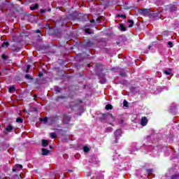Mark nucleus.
Masks as SVG:
<instances>
[{
  "mask_svg": "<svg viewBox=\"0 0 179 179\" xmlns=\"http://www.w3.org/2000/svg\"><path fill=\"white\" fill-rule=\"evenodd\" d=\"M138 12L141 16H145V17H152V13H150V8L138 9Z\"/></svg>",
  "mask_w": 179,
  "mask_h": 179,
  "instance_id": "obj_1",
  "label": "nucleus"
},
{
  "mask_svg": "<svg viewBox=\"0 0 179 179\" xmlns=\"http://www.w3.org/2000/svg\"><path fill=\"white\" fill-rule=\"evenodd\" d=\"M79 104H82V100L76 99L74 101H72L69 102V108L71 109V111H73V108L75 107H78V106H79Z\"/></svg>",
  "mask_w": 179,
  "mask_h": 179,
  "instance_id": "obj_2",
  "label": "nucleus"
},
{
  "mask_svg": "<svg viewBox=\"0 0 179 179\" xmlns=\"http://www.w3.org/2000/svg\"><path fill=\"white\" fill-rule=\"evenodd\" d=\"M114 140L112 141V143H118V138H121V129H117L114 132Z\"/></svg>",
  "mask_w": 179,
  "mask_h": 179,
  "instance_id": "obj_3",
  "label": "nucleus"
},
{
  "mask_svg": "<svg viewBox=\"0 0 179 179\" xmlns=\"http://www.w3.org/2000/svg\"><path fill=\"white\" fill-rule=\"evenodd\" d=\"M84 45L85 47H93V45H94V41L87 38L84 40Z\"/></svg>",
  "mask_w": 179,
  "mask_h": 179,
  "instance_id": "obj_4",
  "label": "nucleus"
},
{
  "mask_svg": "<svg viewBox=\"0 0 179 179\" xmlns=\"http://www.w3.org/2000/svg\"><path fill=\"white\" fill-rule=\"evenodd\" d=\"M148 122H149L148 117L145 116L141 117V125H142V127H146L148 125Z\"/></svg>",
  "mask_w": 179,
  "mask_h": 179,
  "instance_id": "obj_5",
  "label": "nucleus"
},
{
  "mask_svg": "<svg viewBox=\"0 0 179 179\" xmlns=\"http://www.w3.org/2000/svg\"><path fill=\"white\" fill-rule=\"evenodd\" d=\"M151 17H153L155 20H159L162 17V14L160 13H151Z\"/></svg>",
  "mask_w": 179,
  "mask_h": 179,
  "instance_id": "obj_6",
  "label": "nucleus"
},
{
  "mask_svg": "<svg viewBox=\"0 0 179 179\" xmlns=\"http://www.w3.org/2000/svg\"><path fill=\"white\" fill-rule=\"evenodd\" d=\"M71 122V116L64 115L62 120L63 124H69Z\"/></svg>",
  "mask_w": 179,
  "mask_h": 179,
  "instance_id": "obj_7",
  "label": "nucleus"
},
{
  "mask_svg": "<svg viewBox=\"0 0 179 179\" xmlns=\"http://www.w3.org/2000/svg\"><path fill=\"white\" fill-rule=\"evenodd\" d=\"M95 66L96 72H103L104 71V68H103V64H96Z\"/></svg>",
  "mask_w": 179,
  "mask_h": 179,
  "instance_id": "obj_8",
  "label": "nucleus"
},
{
  "mask_svg": "<svg viewBox=\"0 0 179 179\" xmlns=\"http://www.w3.org/2000/svg\"><path fill=\"white\" fill-rule=\"evenodd\" d=\"M61 120V116L59 115H54L51 118V122H57V121H59Z\"/></svg>",
  "mask_w": 179,
  "mask_h": 179,
  "instance_id": "obj_9",
  "label": "nucleus"
},
{
  "mask_svg": "<svg viewBox=\"0 0 179 179\" xmlns=\"http://www.w3.org/2000/svg\"><path fill=\"white\" fill-rule=\"evenodd\" d=\"M50 150H47L46 148H42L41 149V155L42 156H48V154L50 153Z\"/></svg>",
  "mask_w": 179,
  "mask_h": 179,
  "instance_id": "obj_10",
  "label": "nucleus"
},
{
  "mask_svg": "<svg viewBox=\"0 0 179 179\" xmlns=\"http://www.w3.org/2000/svg\"><path fill=\"white\" fill-rule=\"evenodd\" d=\"M66 99H68V96L60 95L55 98V101H59V100H65Z\"/></svg>",
  "mask_w": 179,
  "mask_h": 179,
  "instance_id": "obj_11",
  "label": "nucleus"
},
{
  "mask_svg": "<svg viewBox=\"0 0 179 179\" xmlns=\"http://www.w3.org/2000/svg\"><path fill=\"white\" fill-rule=\"evenodd\" d=\"M41 145L43 148H47V146L50 145V142L48 141V140L43 139L41 142Z\"/></svg>",
  "mask_w": 179,
  "mask_h": 179,
  "instance_id": "obj_12",
  "label": "nucleus"
},
{
  "mask_svg": "<svg viewBox=\"0 0 179 179\" xmlns=\"http://www.w3.org/2000/svg\"><path fill=\"white\" fill-rule=\"evenodd\" d=\"M13 129H14V131H16V129H15V127H13L12 124H8L6 128V131H7V132H10Z\"/></svg>",
  "mask_w": 179,
  "mask_h": 179,
  "instance_id": "obj_13",
  "label": "nucleus"
},
{
  "mask_svg": "<svg viewBox=\"0 0 179 179\" xmlns=\"http://www.w3.org/2000/svg\"><path fill=\"white\" fill-rule=\"evenodd\" d=\"M54 89L55 94H58V93H61L62 92V88H61L60 87L55 86Z\"/></svg>",
  "mask_w": 179,
  "mask_h": 179,
  "instance_id": "obj_14",
  "label": "nucleus"
},
{
  "mask_svg": "<svg viewBox=\"0 0 179 179\" xmlns=\"http://www.w3.org/2000/svg\"><path fill=\"white\" fill-rule=\"evenodd\" d=\"M127 22L129 23L128 26L129 29H131V27H134V24H135V22H134V20L131 19H128Z\"/></svg>",
  "mask_w": 179,
  "mask_h": 179,
  "instance_id": "obj_15",
  "label": "nucleus"
},
{
  "mask_svg": "<svg viewBox=\"0 0 179 179\" xmlns=\"http://www.w3.org/2000/svg\"><path fill=\"white\" fill-rule=\"evenodd\" d=\"M108 116V113H102V117L100 118L101 121H106L107 117Z\"/></svg>",
  "mask_w": 179,
  "mask_h": 179,
  "instance_id": "obj_16",
  "label": "nucleus"
},
{
  "mask_svg": "<svg viewBox=\"0 0 179 179\" xmlns=\"http://www.w3.org/2000/svg\"><path fill=\"white\" fill-rule=\"evenodd\" d=\"M30 10H36V9H38V3H35V5L31 6L29 8Z\"/></svg>",
  "mask_w": 179,
  "mask_h": 179,
  "instance_id": "obj_17",
  "label": "nucleus"
},
{
  "mask_svg": "<svg viewBox=\"0 0 179 179\" xmlns=\"http://www.w3.org/2000/svg\"><path fill=\"white\" fill-rule=\"evenodd\" d=\"M120 31H127V27L123 24H120Z\"/></svg>",
  "mask_w": 179,
  "mask_h": 179,
  "instance_id": "obj_18",
  "label": "nucleus"
},
{
  "mask_svg": "<svg viewBox=\"0 0 179 179\" xmlns=\"http://www.w3.org/2000/svg\"><path fill=\"white\" fill-rule=\"evenodd\" d=\"M105 109L108 111V110H113V105L108 103Z\"/></svg>",
  "mask_w": 179,
  "mask_h": 179,
  "instance_id": "obj_19",
  "label": "nucleus"
},
{
  "mask_svg": "<svg viewBox=\"0 0 179 179\" xmlns=\"http://www.w3.org/2000/svg\"><path fill=\"white\" fill-rule=\"evenodd\" d=\"M40 121L42 122V121L44 122V124H47L48 122V117H45L44 118H40Z\"/></svg>",
  "mask_w": 179,
  "mask_h": 179,
  "instance_id": "obj_20",
  "label": "nucleus"
},
{
  "mask_svg": "<svg viewBox=\"0 0 179 179\" xmlns=\"http://www.w3.org/2000/svg\"><path fill=\"white\" fill-rule=\"evenodd\" d=\"M83 150L85 152V153H88V152H90V148H89L87 146H84Z\"/></svg>",
  "mask_w": 179,
  "mask_h": 179,
  "instance_id": "obj_21",
  "label": "nucleus"
},
{
  "mask_svg": "<svg viewBox=\"0 0 179 179\" xmlns=\"http://www.w3.org/2000/svg\"><path fill=\"white\" fill-rule=\"evenodd\" d=\"M101 20H103V16L99 15L96 19V22L99 24V23H100V22H101Z\"/></svg>",
  "mask_w": 179,
  "mask_h": 179,
  "instance_id": "obj_22",
  "label": "nucleus"
},
{
  "mask_svg": "<svg viewBox=\"0 0 179 179\" xmlns=\"http://www.w3.org/2000/svg\"><path fill=\"white\" fill-rule=\"evenodd\" d=\"M15 90H16V88L15 87V86H10L8 88L9 93H12V92H15Z\"/></svg>",
  "mask_w": 179,
  "mask_h": 179,
  "instance_id": "obj_23",
  "label": "nucleus"
},
{
  "mask_svg": "<svg viewBox=\"0 0 179 179\" xmlns=\"http://www.w3.org/2000/svg\"><path fill=\"white\" fill-rule=\"evenodd\" d=\"M1 47L3 48L5 47L8 48L9 47V42H3L2 44H1Z\"/></svg>",
  "mask_w": 179,
  "mask_h": 179,
  "instance_id": "obj_24",
  "label": "nucleus"
},
{
  "mask_svg": "<svg viewBox=\"0 0 179 179\" xmlns=\"http://www.w3.org/2000/svg\"><path fill=\"white\" fill-rule=\"evenodd\" d=\"M50 137L52 138V139H57V134H55V132L50 133Z\"/></svg>",
  "mask_w": 179,
  "mask_h": 179,
  "instance_id": "obj_25",
  "label": "nucleus"
},
{
  "mask_svg": "<svg viewBox=\"0 0 179 179\" xmlns=\"http://www.w3.org/2000/svg\"><path fill=\"white\" fill-rule=\"evenodd\" d=\"M117 17H122L123 19H127V15H122V14H117Z\"/></svg>",
  "mask_w": 179,
  "mask_h": 179,
  "instance_id": "obj_26",
  "label": "nucleus"
},
{
  "mask_svg": "<svg viewBox=\"0 0 179 179\" xmlns=\"http://www.w3.org/2000/svg\"><path fill=\"white\" fill-rule=\"evenodd\" d=\"M12 50L13 52H19L20 51V48H13Z\"/></svg>",
  "mask_w": 179,
  "mask_h": 179,
  "instance_id": "obj_27",
  "label": "nucleus"
},
{
  "mask_svg": "<svg viewBox=\"0 0 179 179\" xmlns=\"http://www.w3.org/2000/svg\"><path fill=\"white\" fill-rule=\"evenodd\" d=\"M178 9V8H177V6H171V10H172L173 12L177 10Z\"/></svg>",
  "mask_w": 179,
  "mask_h": 179,
  "instance_id": "obj_28",
  "label": "nucleus"
},
{
  "mask_svg": "<svg viewBox=\"0 0 179 179\" xmlns=\"http://www.w3.org/2000/svg\"><path fill=\"white\" fill-rule=\"evenodd\" d=\"M24 78H25V79H28L29 80H33V78H31V76H30V74H26Z\"/></svg>",
  "mask_w": 179,
  "mask_h": 179,
  "instance_id": "obj_29",
  "label": "nucleus"
},
{
  "mask_svg": "<svg viewBox=\"0 0 179 179\" xmlns=\"http://www.w3.org/2000/svg\"><path fill=\"white\" fill-rule=\"evenodd\" d=\"M16 122H18L20 124H23V119H22L21 117H17L16 119Z\"/></svg>",
  "mask_w": 179,
  "mask_h": 179,
  "instance_id": "obj_30",
  "label": "nucleus"
},
{
  "mask_svg": "<svg viewBox=\"0 0 179 179\" xmlns=\"http://www.w3.org/2000/svg\"><path fill=\"white\" fill-rule=\"evenodd\" d=\"M97 76H99V78H104V76H106V74H104V73H97Z\"/></svg>",
  "mask_w": 179,
  "mask_h": 179,
  "instance_id": "obj_31",
  "label": "nucleus"
},
{
  "mask_svg": "<svg viewBox=\"0 0 179 179\" xmlns=\"http://www.w3.org/2000/svg\"><path fill=\"white\" fill-rule=\"evenodd\" d=\"M15 167H17V169H20V170H22V169H23V166L22 164H15Z\"/></svg>",
  "mask_w": 179,
  "mask_h": 179,
  "instance_id": "obj_32",
  "label": "nucleus"
},
{
  "mask_svg": "<svg viewBox=\"0 0 179 179\" xmlns=\"http://www.w3.org/2000/svg\"><path fill=\"white\" fill-rule=\"evenodd\" d=\"M171 179H178V175L175 174L173 176H171Z\"/></svg>",
  "mask_w": 179,
  "mask_h": 179,
  "instance_id": "obj_33",
  "label": "nucleus"
},
{
  "mask_svg": "<svg viewBox=\"0 0 179 179\" xmlns=\"http://www.w3.org/2000/svg\"><path fill=\"white\" fill-rule=\"evenodd\" d=\"M1 58L2 59H3L4 61H6V59H8V56H6L5 54H3L1 55Z\"/></svg>",
  "mask_w": 179,
  "mask_h": 179,
  "instance_id": "obj_34",
  "label": "nucleus"
},
{
  "mask_svg": "<svg viewBox=\"0 0 179 179\" xmlns=\"http://www.w3.org/2000/svg\"><path fill=\"white\" fill-rule=\"evenodd\" d=\"M30 68H31V65H28L27 66V70H26V73H29V71H30Z\"/></svg>",
  "mask_w": 179,
  "mask_h": 179,
  "instance_id": "obj_35",
  "label": "nucleus"
},
{
  "mask_svg": "<svg viewBox=\"0 0 179 179\" xmlns=\"http://www.w3.org/2000/svg\"><path fill=\"white\" fill-rule=\"evenodd\" d=\"M147 173L150 176V174L153 173V169H147Z\"/></svg>",
  "mask_w": 179,
  "mask_h": 179,
  "instance_id": "obj_36",
  "label": "nucleus"
},
{
  "mask_svg": "<svg viewBox=\"0 0 179 179\" xmlns=\"http://www.w3.org/2000/svg\"><path fill=\"white\" fill-rule=\"evenodd\" d=\"M85 31L87 34H92V31H90V29H85Z\"/></svg>",
  "mask_w": 179,
  "mask_h": 179,
  "instance_id": "obj_37",
  "label": "nucleus"
},
{
  "mask_svg": "<svg viewBox=\"0 0 179 179\" xmlns=\"http://www.w3.org/2000/svg\"><path fill=\"white\" fill-rule=\"evenodd\" d=\"M123 106L124 107H128V101H127V100L123 101Z\"/></svg>",
  "mask_w": 179,
  "mask_h": 179,
  "instance_id": "obj_38",
  "label": "nucleus"
},
{
  "mask_svg": "<svg viewBox=\"0 0 179 179\" xmlns=\"http://www.w3.org/2000/svg\"><path fill=\"white\" fill-rule=\"evenodd\" d=\"M168 45H169V48H173V42L172 41H169Z\"/></svg>",
  "mask_w": 179,
  "mask_h": 179,
  "instance_id": "obj_39",
  "label": "nucleus"
},
{
  "mask_svg": "<svg viewBox=\"0 0 179 179\" xmlns=\"http://www.w3.org/2000/svg\"><path fill=\"white\" fill-rule=\"evenodd\" d=\"M106 82H107V80H106V78H103V79L101 80L100 83H101L102 85H104V83H106Z\"/></svg>",
  "mask_w": 179,
  "mask_h": 179,
  "instance_id": "obj_40",
  "label": "nucleus"
},
{
  "mask_svg": "<svg viewBox=\"0 0 179 179\" xmlns=\"http://www.w3.org/2000/svg\"><path fill=\"white\" fill-rule=\"evenodd\" d=\"M106 132H111V127H108L105 129Z\"/></svg>",
  "mask_w": 179,
  "mask_h": 179,
  "instance_id": "obj_41",
  "label": "nucleus"
},
{
  "mask_svg": "<svg viewBox=\"0 0 179 179\" xmlns=\"http://www.w3.org/2000/svg\"><path fill=\"white\" fill-rule=\"evenodd\" d=\"M164 73H165V75H171V73L168 71H164Z\"/></svg>",
  "mask_w": 179,
  "mask_h": 179,
  "instance_id": "obj_42",
  "label": "nucleus"
},
{
  "mask_svg": "<svg viewBox=\"0 0 179 179\" xmlns=\"http://www.w3.org/2000/svg\"><path fill=\"white\" fill-rule=\"evenodd\" d=\"M121 76H127V73L125 72H120Z\"/></svg>",
  "mask_w": 179,
  "mask_h": 179,
  "instance_id": "obj_43",
  "label": "nucleus"
},
{
  "mask_svg": "<svg viewBox=\"0 0 179 179\" xmlns=\"http://www.w3.org/2000/svg\"><path fill=\"white\" fill-rule=\"evenodd\" d=\"M108 115H109L110 117V118H112L113 120H114V116L113 115V114L108 113Z\"/></svg>",
  "mask_w": 179,
  "mask_h": 179,
  "instance_id": "obj_44",
  "label": "nucleus"
},
{
  "mask_svg": "<svg viewBox=\"0 0 179 179\" xmlns=\"http://www.w3.org/2000/svg\"><path fill=\"white\" fill-rule=\"evenodd\" d=\"M38 76L39 78H41V76H43V72H42V71H40V72L38 73Z\"/></svg>",
  "mask_w": 179,
  "mask_h": 179,
  "instance_id": "obj_45",
  "label": "nucleus"
},
{
  "mask_svg": "<svg viewBox=\"0 0 179 179\" xmlns=\"http://www.w3.org/2000/svg\"><path fill=\"white\" fill-rule=\"evenodd\" d=\"M124 9H126L127 10H129V9H132V6H128V7H125Z\"/></svg>",
  "mask_w": 179,
  "mask_h": 179,
  "instance_id": "obj_46",
  "label": "nucleus"
},
{
  "mask_svg": "<svg viewBox=\"0 0 179 179\" xmlns=\"http://www.w3.org/2000/svg\"><path fill=\"white\" fill-rule=\"evenodd\" d=\"M45 12H47V10H44V9H41V13H45Z\"/></svg>",
  "mask_w": 179,
  "mask_h": 179,
  "instance_id": "obj_47",
  "label": "nucleus"
},
{
  "mask_svg": "<svg viewBox=\"0 0 179 179\" xmlns=\"http://www.w3.org/2000/svg\"><path fill=\"white\" fill-rule=\"evenodd\" d=\"M35 33H38V34H40V33H41V30L37 29V30L35 31Z\"/></svg>",
  "mask_w": 179,
  "mask_h": 179,
  "instance_id": "obj_48",
  "label": "nucleus"
},
{
  "mask_svg": "<svg viewBox=\"0 0 179 179\" xmlns=\"http://www.w3.org/2000/svg\"><path fill=\"white\" fill-rule=\"evenodd\" d=\"M96 20L94 19H92L90 20V23H95Z\"/></svg>",
  "mask_w": 179,
  "mask_h": 179,
  "instance_id": "obj_49",
  "label": "nucleus"
},
{
  "mask_svg": "<svg viewBox=\"0 0 179 179\" xmlns=\"http://www.w3.org/2000/svg\"><path fill=\"white\" fill-rule=\"evenodd\" d=\"M67 171H68L69 173H73V171H72V170H71V169H68Z\"/></svg>",
  "mask_w": 179,
  "mask_h": 179,
  "instance_id": "obj_50",
  "label": "nucleus"
},
{
  "mask_svg": "<svg viewBox=\"0 0 179 179\" xmlns=\"http://www.w3.org/2000/svg\"><path fill=\"white\" fill-rule=\"evenodd\" d=\"M87 176L88 177H90V176H92V172H89Z\"/></svg>",
  "mask_w": 179,
  "mask_h": 179,
  "instance_id": "obj_51",
  "label": "nucleus"
},
{
  "mask_svg": "<svg viewBox=\"0 0 179 179\" xmlns=\"http://www.w3.org/2000/svg\"><path fill=\"white\" fill-rule=\"evenodd\" d=\"M13 173H16V171H17L16 169H13Z\"/></svg>",
  "mask_w": 179,
  "mask_h": 179,
  "instance_id": "obj_52",
  "label": "nucleus"
},
{
  "mask_svg": "<svg viewBox=\"0 0 179 179\" xmlns=\"http://www.w3.org/2000/svg\"><path fill=\"white\" fill-rule=\"evenodd\" d=\"M123 122H124V120H120V124H123Z\"/></svg>",
  "mask_w": 179,
  "mask_h": 179,
  "instance_id": "obj_53",
  "label": "nucleus"
},
{
  "mask_svg": "<svg viewBox=\"0 0 179 179\" xmlns=\"http://www.w3.org/2000/svg\"><path fill=\"white\" fill-rule=\"evenodd\" d=\"M87 66H88V68H90L92 66L90 65V64H88Z\"/></svg>",
  "mask_w": 179,
  "mask_h": 179,
  "instance_id": "obj_54",
  "label": "nucleus"
},
{
  "mask_svg": "<svg viewBox=\"0 0 179 179\" xmlns=\"http://www.w3.org/2000/svg\"><path fill=\"white\" fill-rule=\"evenodd\" d=\"M148 48H149V50H150V49L152 48V46H151V45H149V46H148Z\"/></svg>",
  "mask_w": 179,
  "mask_h": 179,
  "instance_id": "obj_55",
  "label": "nucleus"
},
{
  "mask_svg": "<svg viewBox=\"0 0 179 179\" xmlns=\"http://www.w3.org/2000/svg\"><path fill=\"white\" fill-rule=\"evenodd\" d=\"M124 3H125V5H128V3H127V1H126Z\"/></svg>",
  "mask_w": 179,
  "mask_h": 179,
  "instance_id": "obj_56",
  "label": "nucleus"
},
{
  "mask_svg": "<svg viewBox=\"0 0 179 179\" xmlns=\"http://www.w3.org/2000/svg\"><path fill=\"white\" fill-rule=\"evenodd\" d=\"M50 149H52V145H50Z\"/></svg>",
  "mask_w": 179,
  "mask_h": 179,
  "instance_id": "obj_57",
  "label": "nucleus"
},
{
  "mask_svg": "<svg viewBox=\"0 0 179 179\" xmlns=\"http://www.w3.org/2000/svg\"><path fill=\"white\" fill-rule=\"evenodd\" d=\"M0 129H1V125H0Z\"/></svg>",
  "mask_w": 179,
  "mask_h": 179,
  "instance_id": "obj_58",
  "label": "nucleus"
}]
</instances>
